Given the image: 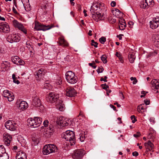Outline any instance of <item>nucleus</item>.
Returning a JSON list of instances; mask_svg holds the SVG:
<instances>
[{
  "label": "nucleus",
  "mask_w": 159,
  "mask_h": 159,
  "mask_svg": "<svg viewBox=\"0 0 159 159\" xmlns=\"http://www.w3.org/2000/svg\"><path fill=\"white\" fill-rule=\"evenodd\" d=\"M61 137L66 141L69 142L70 145L72 146L75 144V135L73 131L67 130L63 132L62 134Z\"/></svg>",
  "instance_id": "obj_1"
},
{
  "label": "nucleus",
  "mask_w": 159,
  "mask_h": 159,
  "mask_svg": "<svg viewBox=\"0 0 159 159\" xmlns=\"http://www.w3.org/2000/svg\"><path fill=\"white\" fill-rule=\"evenodd\" d=\"M42 119L39 117H34L33 118H29L27 120L28 125L32 128H36L40 126Z\"/></svg>",
  "instance_id": "obj_2"
},
{
  "label": "nucleus",
  "mask_w": 159,
  "mask_h": 159,
  "mask_svg": "<svg viewBox=\"0 0 159 159\" xmlns=\"http://www.w3.org/2000/svg\"><path fill=\"white\" fill-rule=\"evenodd\" d=\"M65 75L67 81L69 83L74 84L77 82V77L72 71H69L67 72L66 73Z\"/></svg>",
  "instance_id": "obj_3"
},
{
  "label": "nucleus",
  "mask_w": 159,
  "mask_h": 159,
  "mask_svg": "<svg viewBox=\"0 0 159 159\" xmlns=\"http://www.w3.org/2000/svg\"><path fill=\"white\" fill-rule=\"evenodd\" d=\"M57 148L55 145L49 144L44 146L43 150V152L44 155H48L50 153L57 151Z\"/></svg>",
  "instance_id": "obj_4"
},
{
  "label": "nucleus",
  "mask_w": 159,
  "mask_h": 159,
  "mask_svg": "<svg viewBox=\"0 0 159 159\" xmlns=\"http://www.w3.org/2000/svg\"><path fill=\"white\" fill-rule=\"evenodd\" d=\"M85 153V151L83 149H77L74 151L72 157L74 159H81Z\"/></svg>",
  "instance_id": "obj_5"
},
{
  "label": "nucleus",
  "mask_w": 159,
  "mask_h": 159,
  "mask_svg": "<svg viewBox=\"0 0 159 159\" xmlns=\"http://www.w3.org/2000/svg\"><path fill=\"white\" fill-rule=\"evenodd\" d=\"M70 122V120L62 117L57 118V120L56 121L57 124L64 127L68 126Z\"/></svg>",
  "instance_id": "obj_6"
},
{
  "label": "nucleus",
  "mask_w": 159,
  "mask_h": 159,
  "mask_svg": "<svg viewBox=\"0 0 159 159\" xmlns=\"http://www.w3.org/2000/svg\"><path fill=\"white\" fill-rule=\"evenodd\" d=\"M59 98L58 94H55L54 93H50L47 97V100L48 102L53 103L57 101Z\"/></svg>",
  "instance_id": "obj_7"
},
{
  "label": "nucleus",
  "mask_w": 159,
  "mask_h": 159,
  "mask_svg": "<svg viewBox=\"0 0 159 159\" xmlns=\"http://www.w3.org/2000/svg\"><path fill=\"white\" fill-rule=\"evenodd\" d=\"M52 27H50L49 25H45L38 22H35L34 29L37 30L45 31L50 29Z\"/></svg>",
  "instance_id": "obj_8"
},
{
  "label": "nucleus",
  "mask_w": 159,
  "mask_h": 159,
  "mask_svg": "<svg viewBox=\"0 0 159 159\" xmlns=\"http://www.w3.org/2000/svg\"><path fill=\"white\" fill-rule=\"evenodd\" d=\"M20 39V37L16 34H10L7 39V41L11 43L18 42L19 41Z\"/></svg>",
  "instance_id": "obj_9"
},
{
  "label": "nucleus",
  "mask_w": 159,
  "mask_h": 159,
  "mask_svg": "<svg viewBox=\"0 0 159 159\" xmlns=\"http://www.w3.org/2000/svg\"><path fill=\"white\" fill-rule=\"evenodd\" d=\"M100 4L97 2H95L92 4L91 6L90 11L91 12L98 13L100 11Z\"/></svg>",
  "instance_id": "obj_10"
},
{
  "label": "nucleus",
  "mask_w": 159,
  "mask_h": 159,
  "mask_svg": "<svg viewBox=\"0 0 159 159\" xmlns=\"http://www.w3.org/2000/svg\"><path fill=\"white\" fill-rule=\"evenodd\" d=\"M10 28L8 23L6 22L0 23V32L7 33L10 31Z\"/></svg>",
  "instance_id": "obj_11"
},
{
  "label": "nucleus",
  "mask_w": 159,
  "mask_h": 159,
  "mask_svg": "<svg viewBox=\"0 0 159 159\" xmlns=\"http://www.w3.org/2000/svg\"><path fill=\"white\" fill-rule=\"evenodd\" d=\"M16 105L18 109L21 111H23L26 109L28 107V104L24 101L19 100L17 102Z\"/></svg>",
  "instance_id": "obj_12"
},
{
  "label": "nucleus",
  "mask_w": 159,
  "mask_h": 159,
  "mask_svg": "<svg viewBox=\"0 0 159 159\" xmlns=\"http://www.w3.org/2000/svg\"><path fill=\"white\" fill-rule=\"evenodd\" d=\"M77 94L76 90L73 88L68 87L66 90V95L69 97H75Z\"/></svg>",
  "instance_id": "obj_13"
},
{
  "label": "nucleus",
  "mask_w": 159,
  "mask_h": 159,
  "mask_svg": "<svg viewBox=\"0 0 159 159\" xmlns=\"http://www.w3.org/2000/svg\"><path fill=\"white\" fill-rule=\"evenodd\" d=\"M15 123H13L11 120L7 121L5 124L6 128L10 130L13 131L16 129V126Z\"/></svg>",
  "instance_id": "obj_14"
},
{
  "label": "nucleus",
  "mask_w": 159,
  "mask_h": 159,
  "mask_svg": "<svg viewBox=\"0 0 159 159\" xmlns=\"http://www.w3.org/2000/svg\"><path fill=\"white\" fill-rule=\"evenodd\" d=\"M11 60L14 64L17 65H24L25 64L24 61L18 56H16L11 57Z\"/></svg>",
  "instance_id": "obj_15"
},
{
  "label": "nucleus",
  "mask_w": 159,
  "mask_h": 159,
  "mask_svg": "<svg viewBox=\"0 0 159 159\" xmlns=\"http://www.w3.org/2000/svg\"><path fill=\"white\" fill-rule=\"evenodd\" d=\"M32 104L37 107H39L41 105V102L38 97L35 96L33 97Z\"/></svg>",
  "instance_id": "obj_16"
},
{
  "label": "nucleus",
  "mask_w": 159,
  "mask_h": 159,
  "mask_svg": "<svg viewBox=\"0 0 159 159\" xmlns=\"http://www.w3.org/2000/svg\"><path fill=\"white\" fill-rule=\"evenodd\" d=\"M27 157L25 153L22 151H20L16 153V159H26Z\"/></svg>",
  "instance_id": "obj_17"
},
{
  "label": "nucleus",
  "mask_w": 159,
  "mask_h": 159,
  "mask_svg": "<svg viewBox=\"0 0 159 159\" xmlns=\"http://www.w3.org/2000/svg\"><path fill=\"white\" fill-rule=\"evenodd\" d=\"M92 15V17L93 20L98 21V20H101L103 19V16H101L100 12L98 13H93L91 12V14H90V16Z\"/></svg>",
  "instance_id": "obj_18"
},
{
  "label": "nucleus",
  "mask_w": 159,
  "mask_h": 159,
  "mask_svg": "<svg viewBox=\"0 0 159 159\" xmlns=\"http://www.w3.org/2000/svg\"><path fill=\"white\" fill-rule=\"evenodd\" d=\"M144 145L145 147L147 150H148V151H152V152H153V149L154 148V145L150 140L148 141L147 143H144Z\"/></svg>",
  "instance_id": "obj_19"
},
{
  "label": "nucleus",
  "mask_w": 159,
  "mask_h": 159,
  "mask_svg": "<svg viewBox=\"0 0 159 159\" xmlns=\"http://www.w3.org/2000/svg\"><path fill=\"white\" fill-rule=\"evenodd\" d=\"M46 72V71L43 68H41L39 69L37 72H36V74L35 75L36 77L37 80H39L40 78H41L42 76L44 75Z\"/></svg>",
  "instance_id": "obj_20"
},
{
  "label": "nucleus",
  "mask_w": 159,
  "mask_h": 159,
  "mask_svg": "<svg viewBox=\"0 0 159 159\" xmlns=\"http://www.w3.org/2000/svg\"><path fill=\"white\" fill-rule=\"evenodd\" d=\"M151 83L152 89H159V82L158 80L156 79H153L151 81Z\"/></svg>",
  "instance_id": "obj_21"
},
{
  "label": "nucleus",
  "mask_w": 159,
  "mask_h": 159,
  "mask_svg": "<svg viewBox=\"0 0 159 159\" xmlns=\"http://www.w3.org/2000/svg\"><path fill=\"white\" fill-rule=\"evenodd\" d=\"M12 24L15 28H17L19 30L22 29L23 27V25L16 20H14L12 21Z\"/></svg>",
  "instance_id": "obj_22"
},
{
  "label": "nucleus",
  "mask_w": 159,
  "mask_h": 159,
  "mask_svg": "<svg viewBox=\"0 0 159 159\" xmlns=\"http://www.w3.org/2000/svg\"><path fill=\"white\" fill-rule=\"evenodd\" d=\"M87 135L86 132H84V134H80L78 136V139L82 142L87 138Z\"/></svg>",
  "instance_id": "obj_23"
},
{
  "label": "nucleus",
  "mask_w": 159,
  "mask_h": 159,
  "mask_svg": "<svg viewBox=\"0 0 159 159\" xmlns=\"http://www.w3.org/2000/svg\"><path fill=\"white\" fill-rule=\"evenodd\" d=\"M18 142L21 144L22 146H24L26 144V141L24 138L21 136H19L17 138Z\"/></svg>",
  "instance_id": "obj_24"
},
{
  "label": "nucleus",
  "mask_w": 159,
  "mask_h": 159,
  "mask_svg": "<svg viewBox=\"0 0 159 159\" xmlns=\"http://www.w3.org/2000/svg\"><path fill=\"white\" fill-rule=\"evenodd\" d=\"M57 105V108L61 111H63L65 109V105L61 101L59 100Z\"/></svg>",
  "instance_id": "obj_25"
},
{
  "label": "nucleus",
  "mask_w": 159,
  "mask_h": 159,
  "mask_svg": "<svg viewBox=\"0 0 159 159\" xmlns=\"http://www.w3.org/2000/svg\"><path fill=\"white\" fill-rule=\"evenodd\" d=\"M59 41L60 45L63 46L67 47L68 46V43L64 39L63 37H61L60 38Z\"/></svg>",
  "instance_id": "obj_26"
},
{
  "label": "nucleus",
  "mask_w": 159,
  "mask_h": 159,
  "mask_svg": "<svg viewBox=\"0 0 159 159\" xmlns=\"http://www.w3.org/2000/svg\"><path fill=\"white\" fill-rule=\"evenodd\" d=\"M154 21V20H152L150 22V27L152 29L157 28L159 25V24H158V23Z\"/></svg>",
  "instance_id": "obj_27"
},
{
  "label": "nucleus",
  "mask_w": 159,
  "mask_h": 159,
  "mask_svg": "<svg viewBox=\"0 0 159 159\" xmlns=\"http://www.w3.org/2000/svg\"><path fill=\"white\" fill-rule=\"evenodd\" d=\"M12 137L10 134L7 133H5L3 134V139L4 140H9L11 141Z\"/></svg>",
  "instance_id": "obj_28"
},
{
  "label": "nucleus",
  "mask_w": 159,
  "mask_h": 159,
  "mask_svg": "<svg viewBox=\"0 0 159 159\" xmlns=\"http://www.w3.org/2000/svg\"><path fill=\"white\" fill-rule=\"evenodd\" d=\"M32 144L33 146L37 145L39 143V139L36 137L32 138Z\"/></svg>",
  "instance_id": "obj_29"
},
{
  "label": "nucleus",
  "mask_w": 159,
  "mask_h": 159,
  "mask_svg": "<svg viewBox=\"0 0 159 159\" xmlns=\"http://www.w3.org/2000/svg\"><path fill=\"white\" fill-rule=\"evenodd\" d=\"M148 3L146 2L144 0L142 1L140 3V6L141 8L145 9L148 8Z\"/></svg>",
  "instance_id": "obj_30"
},
{
  "label": "nucleus",
  "mask_w": 159,
  "mask_h": 159,
  "mask_svg": "<svg viewBox=\"0 0 159 159\" xmlns=\"http://www.w3.org/2000/svg\"><path fill=\"white\" fill-rule=\"evenodd\" d=\"M128 58L130 62L133 63L135 60V56L133 54H130L128 55Z\"/></svg>",
  "instance_id": "obj_31"
},
{
  "label": "nucleus",
  "mask_w": 159,
  "mask_h": 159,
  "mask_svg": "<svg viewBox=\"0 0 159 159\" xmlns=\"http://www.w3.org/2000/svg\"><path fill=\"white\" fill-rule=\"evenodd\" d=\"M32 43L29 41H27L26 43V47L28 48L30 52H32L33 50V48L32 45Z\"/></svg>",
  "instance_id": "obj_32"
},
{
  "label": "nucleus",
  "mask_w": 159,
  "mask_h": 159,
  "mask_svg": "<svg viewBox=\"0 0 159 159\" xmlns=\"http://www.w3.org/2000/svg\"><path fill=\"white\" fill-rule=\"evenodd\" d=\"M23 4L24 6V8L26 11H29L31 10V7L29 2H27L26 4H25V3H23Z\"/></svg>",
  "instance_id": "obj_33"
},
{
  "label": "nucleus",
  "mask_w": 159,
  "mask_h": 159,
  "mask_svg": "<svg viewBox=\"0 0 159 159\" xmlns=\"http://www.w3.org/2000/svg\"><path fill=\"white\" fill-rule=\"evenodd\" d=\"M11 93V92L9 91L8 90H5L3 91V95L4 97L7 98L10 96Z\"/></svg>",
  "instance_id": "obj_34"
},
{
  "label": "nucleus",
  "mask_w": 159,
  "mask_h": 159,
  "mask_svg": "<svg viewBox=\"0 0 159 159\" xmlns=\"http://www.w3.org/2000/svg\"><path fill=\"white\" fill-rule=\"evenodd\" d=\"M9 156L7 153H4L0 154V159H9Z\"/></svg>",
  "instance_id": "obj_35"
},
{
  "label": "nucleus",
  "mask_w": 159,
  "mask_h": 159,
  "mask_svg": "<svg viewBox=\"0 0 159 159\" xmlns=\"http://www.w3.org/2000/svg\"><path fill=\"white\" fill-rule=\"evenodd\" d=\"M146 2L148 3V6L152 7L154 5V2L153 0H144Z\"/></svg>",
  "instance_id": "obj_36"
},
{
  "label": "nucleus",
  "mask_w": 159,
  "mask_h": 159,
  "mask_svg": "<svg viewBox=\"0 0 159 159\" xmlns=\"http://www.w3.org/2000/svg\"><path fill=\"white\" fill-rule=\"evenodd\" d=\"M157 54V52L156 51H154L153 52H150L148 55L146 56L147 58L149 57H152L154 56H155Z\"/></svg>",
  "instance_id": "obj_37"
},
{
  "label": "nucleus",
  "mask_w": 159,
  "mask_h": 159,
  "mask_svg": "<svg viewBox=\"0 0 159 159\" xmlns=\"http://www.w3.org/2000/svg\"><path fill=\"white\" fill-rule=\"evenodd\" d=\"M152 39L154 41L159 40V35L158 34H154L152 36Z\"/></svg>",
  "instance_id": "obj_38"
},
{
  "label": "nucleus",
  "mask_w": 159,
  "mask_h": 159,
  "mask_svg": "<svg viewBox=\"0 0 159 159\" xmlns=\"http://www.w3.org/2000/svg\"><path fill=\"white\" fill-rule=\"evenodd\" d=\"M4 153H6L5 148L3 145H0V154Z\"/></svg>",
  "instance_id": "obj_39"
},
{
  "label": "nucleus",
  "mask_w": 159,
  "mask_h": 159,
  "mask_svg": "<svg viewBox=\"0 0 159 159\" xmlns=\"http://www.w3.org/2000/svg\"><path fill=\"white\" fill-rule=\"evenodd\" d=\"M14 96L12 93L11 94L10 96L7 98L8 99V101L9 102H11L13 101L14 100Z\"/></svg>",
  "instance_id": "obj_40"
},
{
  "label": "nucleus",
  "mask_w": 159,
  "mask_h": 159,
  "mask_svg": "<svg viewBox=\"0 0 159 159\" xmlns=\"http://www.w3.org/2000/svg\"><path fill=\"white\" fill-rule=\"evenodd\" d=\"M145 106V104H142L141 105H139L138 107V111L139 112H140L141 111V110H144V106Z\"/></svg>",
  "instance_id": "obj_41"
},
{
  "label": "nucleus",
  "mask_w": 159,
  "mask_h": 159,
  "mask_svg": "<svg viewBox=\"0 0 159 159\" xmlns=\"http://www.w3.org/2000/svg\"><path fill=\"white\" fill-rule=\"evenodd\" d=\"M101 59L104 63H106L107 62V57L106 55H102L101 57Z\"/></svg>",
  "instance_id": "obj_42"
},
{
  "label": "nucleus",
  "mask_w": 159,
  "mask_h": 159,
  "mask_svg": "<svg viewBox=\"0 0 159 159\" xmlns=\"http://www.w3.org/2000/svg\"><path fill=\"white\" fill-rule=\"evenodd\" d=\"M12 78L13 80V82L17 84H18L20 83V82L18 80H16V81H15V79H16V76L14 74H13L12 75Z\"/></svg>",
  "instance_id": "obj_43"
},
{
  "label": "nucleus",
  "mask_w": 159,
  "mask_h": 159,
  "mask_svg": "<svg viewBox=\"0 0 159 159\" xmlns=\"http://www.w3.org/2000/svg\"><path fill=\"white\" fill-rule=\"evenodd\" d=\"M126 24L120 23V25H119V28L120 30H123L125 28L126 26Z\"/></svg>",
  "instance_id": "obj_44"
},
{
  "label": "nucleus",
  "mask_w": 159,
  "mask_h": 159,
  "mask_svg": "<svg viewBox=\"0 0 159 159\" xmlns=\"http://www.w3.org/2000/svg\"><path fill=\"white\" fill-rule=\"evenodd\" d=\"M99 41L102 44H103L106 41V38L104 37H102L99 39Z\"/></svg>",
  "instance_id": "obj_45"
},
{
  "label": "nucleus",
  "mask_w": 159,
  "mask_h": 159,
  "mask_svg": "<svg viewBox=\"0 0 159 159\" xmlns=\"http://www.w3.org/2000/svg\"><path fill=\"white\" fill-rule=\"evenodd\" d=\"M98 43L96 42H95L94 40H92L91 45L94 46L95 48L98 47Z\"/></svg>",
  "instance_id": "obj_46"
},
{
  "label": "nucleus",
  "mask_w": 159,
  "mask_h": 159,
  "mask_svg": "<svg viewBox=\"0 0 159 159\" xmlns=\"http://www.w3.org/2000/svg\"><path fill=\"white\" fill-rule=\"evenodd\" d=\"M130 118L131 120H132V122L133 123H134L135 122L137 121V120L135 118V116L134 115L131 116Z\"/></svg>",
  "instance_id": "obj_47"
},
{
  "label": "nucleus",
  "mask_w": 159,
  "mask_h": 159,
  "mask_svg": "<svg viewBox=\"0 0 159 159\" xmlns=\"http://www.w3.org/2000/svg\"><path fill=\"white\" fill-rule=\"evenodd\" d=\"M130 79L131 80H134L133 82V84H136L137 82V80L136 78L135 77H131Z\"/></svg>",
  "instance_id": "obj_48"
},
{
  "label": "nucleus",
  "mask_w": 159,
  "mask_h": 159,
  "mask_svg": "<svg viewBox=\"0 0 159 159\" xmlns=\"http://www.w3.org/2000/svg\"><path fill=\"white\" fill-rule=\"evenodd\" d=\"M153 43L154 45L155 46L158 48H159V40L158 41H154Z\"/></svg>",
  "instance_id": "obj_49"
},
{
  "label": "nucleus",
  "mask_w": 159,
  "mask_h": 159,
  "mask_svg": "<svg viewBox=\"0 0 159 159\" xmlns=\"http://www.w3.org/2000/svg\"><path fill=\"white\" fill-rule=\"evenodd\" d=\"M4 143L7 146H9L11 142V141L9 140L7 141L6 140H4Z\"/></svg>",
  "instance_id": "obj_50"
},
{
  "label": "nucleus",
  "mask_w": 159,
  "mask_h": 159,
  "mask_svg": "<svg viewBox=\"0 0 159 159\" xmlns=\"http://www.w3.org/2000/svg\"><path fill=\"white\" fill-rule=\"evenodd\" d=\"M101 86L103 89H105L106 90H107V89L109 87L106 84H101Z\"/></svg>",
  "instance_id": "obj_51"
},
{
  "label": "nucleus",
  "mask_w": 159,
  "mask_h": 159,
  "mask_svg": "<svg viewBox=\"0 0 159 159\" xmlns=\"http://www.w3.org/2000/svg\"><path fill=\"white\" fill-rule=\"evenodd\" d=\"M103 70V68L101 66L99 67L98 69L97 70V71L98 73L102 72Z\"/></svg>",
  "instance_id": "obj_52"
},
{
  "label": "nucleus",
  "mask_w": 159,
  "mask_h": 159,
  "mask_svg": "<svg viewBox=\"0 0 159 159\" xmlns=\"http://www.w3.org/2000/svg\"><path fill=\"white\" fill-rule=\"evenodd\" d=\"M153 20H154L155 22L158 23L159 24V16H157L155 18H153Z\"/></svg>",
  "instance_id": "obj_53"
},
{
  "label": "nucleus",
  "mask_w": 159,
  "mask_h": 159,
  "mask_svg": "<svg viewBox=\"0 0 159 159\" xmlns=\"http://www.w3.org/2000/svg\"><path fill=\"white\" fill-rule=\"evenodd\" d=\"M49 122L48 120H45L43 122V125L45 127H47L48 125Z\"/></svg>",
  "instance_id": "obj_54"
},
{
  "label": "nucleus",
  "mask_w": 159,
  "mask_h": 159,
  "mask_svg": "<svg viewBox=\"0 0 159 159\" xmlns=\"http://www.w3.org/2000/svg\"><path fill=\"white\" fill-rule=\"evenodd\" d=\"M19 30H21V31L23 32L24 33H25V34H27V31L26 30H25V29L24 27V26H23V27L21 29H20Z\"/></svg>",
  "instance_id": "obj_55"
},
{
  "label": "nucleus",
  "mask_w": 159,
  "mask_h": 159,
  "mask_svg": "<svg viewBox=\"0 0 159 159\" xmlns=\"http://www.w3.org/2000/svg\"><path fill=\"white\" fill-rule=\"evenodd\" d=\"M116 55L119 58H120L122 57L121 54L118 52H116Z\"/></svg>",
  "instance_id": "obj_56"
},
{
  "label": "nucleus",
  "mask_w": 159,
  "mask_h": 159,
  "mask_svg": "<svg viewBox=\"0 0 159 159\" xmlns=\"http://www.w3.org/2000/svg\"><path fill=\"white\" fill-rule=\"evenodd\" d=\"M95 63L94 62H93L92 63H90V66H92L93 68L95 69L96 66L95 65Z\"/></svg>",
  "instance_id": "obj_57"
},
{
  "label": "nucleus",
  "mask_w": 159,
  "mask_h": 159,
  "mask_svg": "<svg viewBox=\"0 0 159 159\" xmlns=\"http://www.w3.org/2000/svg\"><path fill=\"white\" fill-rule=\"evenodd\" d=\"M107 77L106 76H104V78H101L100 79V81H104V82H107Z\"/></svg>",
  "instance_id": "obj_58"
},
{
  "label": "nucleus",
  "mask_w": 159,
  "mask_h": 159,
  "mask_svg": "<svg viewBox=\"0 0 159 159\" xmlns=\"http://www.w3.org/2000/svg\"><path fill=\"white\" fill-rule=\"evenodd\" d=\"M144 102L145 104L146 105H148L150 104V101L149 100H148L147 99H146L144 100Z\"/></svg>",
  "instance_id": "obj_59"
},
{
  "label": "nucleus",
  "mask_w": 159,
  "mask_h": 159,
  "mask_svg": "<svg viewBox=\"0 0 159 159\" xmlns=\"http://www.w3.org/2000/svg\"><path fill=\"white\" fill-rule=\"evenodd\" d=\"M132 155L133 156L137 157L139 153L138 152L135 151L132 153Z\"/></svg>",
  "instance_id": "obj_60"
},
{
  "label": "nucleus",
  "mask_w": 159,
  "mask_h": 159,
  "mask_svg": "<svg viewBox=\"0 0 159 159\" xmlns=\"http://www.w3.org/2000/svg\"><path fill=\"white\" fill-rule=\"evenodd\" d=\"M111 7H114L116 6V2L115 1H112L111 4Z\"/></svg>",
  "instance_id": "obj_61"
},
{
  "label": "nucleus",
  "mask_w": 159,
  "mask_h": 159,
  "mask_svg": "<svg viewBox=\"0 0 159 159\" xmlns=\"http://www.w3.org/2000/svg\"><path fill=\"white\" fill-rule=\"evenodd\" d=\"M12 10H13V12H14V13H15V14H18V12L16 11V9L14 7H13Z\"/></svg>",
  "instance_id": "obj_62"
},
{
  "label": "nucleus",
  "mask_w": 159,
  "mask_h": 159,
  "mask_svg": "<svg viewBox=\"0 0 159 159\" xmlns=\"http://www.w3.org/2000/svg\"><path fill=\"white\" fill-rule=\"evenodd\" d=\"M62 83V80H58L56 84L57 85H60Z\"/></svg>",
  "instance_id": "obj_63"
},
{
  "label": "nucleus",
  "mask_w": 159,
  "mask_h": 159,
  "mask_svg": "<svg viewBox=\"0 0 159 159\" xmlns=\"http://www.w3.org/2000/svg\"><path fill=\"white\" fill-rule=\"evenodd\" d=\"M77 8L78 11H80L81 10V6L80 5H77Z\"/></svg>",
  "instance_id": "obj_64"
}]
</instances>
